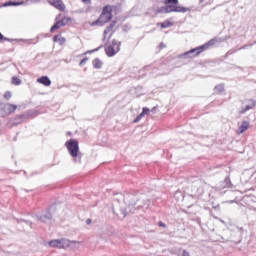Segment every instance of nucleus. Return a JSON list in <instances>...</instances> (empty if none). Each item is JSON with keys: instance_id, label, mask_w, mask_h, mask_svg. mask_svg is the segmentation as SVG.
Listing matches in <instances>:
<instances>
[{"instance_id": "obj_1", "label": "nucleus", "mask_w": 256, "mask_h": 256, "mask_svg": "<svg viewBox=\"0 0 256 256\" xmlns=\"http://www.w3.org/2000/svg\"><path fill=\"white\" fill-rule=\"evenodd\" d=\"M111 19H113V6L106 5L103 7L98 19L90 23V25L91 27H103V25H107Z\"/></svg>"}, {"instance_id": "obj_2", "label": "nucleus", "mask_w": 256, "mask_h": 256, "mask_svg": "<svg viewBox=\"0 0 256 256\" xmlns=\"http://www.w3.org/2000/svg\"><path fill=\"white\" fill-rule=\"evenodd\" d=\"M164 13H187V8L179 6V0H164Z\"/></svg>"}, {"instance_id": "obj_3", "label": "nucleus", "mask_w": 256, "mask_h": 256, "mask_svg": "<svg viewBox=\"0 0 256 256\" xmlns=\"http://www.w3.org/2000/svg\"><path fill=\"white\" fill-rule=\"evenodd\" d=\"M121 51V41L112 40V43L105 47L107 57H115Z\"/></svg>"}, {"instance_id": "obj_4", "label": "nucleus", "mask_w": 256, "mask_h": 256, "mask_svg": "<svg viewBox=\"0 0 256 256\" xmlns=\"http://www.w3.org/2000/svg\"><path fill=\"white\" fill-rule=\"evenodd\" d=\"M67 149L71 157H79V142H77V140L68 141Z\"/></svg>"}, {"instance_id": "obj_5", "label": "nucleus", "mask_w": 256, "mask_h": 256, "mask_svg": "<svg viewBox=\"0 0 256 256\" xmlns=\"http://www.w3.org/2000/svg\"><path fill=\"white\" fill-rule=\"evenodd\" d=\"M213 45H215V40H210L207 43H205L204 45L188 51L186 53V55H189V53H195V51H196V55H201V53H203V51H207V49H209V47H213Z\"/></svg>"}, {"instance_id": "obj_6", "label": "nucleus", "mask_w": 256, "mask_h": 256, "mask_svg": "<svg viewBox=\"0 0 256 256\" xmlns=\"http://www.w3.org/2000/svg\"><path fill=\"white\" fill-rule=\"evenodd\" d=\"M116 21H112L110 23L109 26H107L104 30V39H106L107 41H109V39H111V37H113V34L115 33V25H116Z\"/></svg>"}, {"instance_id": "obj_7", "label": "nucleus", "mask_w": 256, "mask_h": 256, "mask_svg": "<svg viewBox=\"0 0 256 256\" xmlns=\"http://www.w3.org/2000/svg\"><path fill=\"white\" fill-rule=\"evenodd\" d=\"M35 218L37 219V221H41V223H49L53 219V215L49 210H47L41 215H36Z\"/></svg>"}, {"instance_id": "obj_8", "label": "nucleus", "mask_w": 256, "mask_h": 256, "mask_svg": "<svg viewBox=\"0 0 256 256\" xmlns=\"http://www.w3.org/2000/svg\"><path fill=\"white\" fill-rule=\"evenodd\" d=\"M49 247L65 249V239H55L48 242Z\"/></svg>"}, {"instance_id": "obj_9", "label": "nucleus", "mask_w": 256, "mask_h": 256, "mask_svg": "<svg viewBox=\"0 0 256 256\" xmlns=\"http://www.w3.org/2000/svg\"><path fill=\"white\" fill-rule=\"evenodd\" d=\"M255 105H256L255 100H253V99L248 100V105H246L244 108H242L239 111V114L243 115V114L247 113V111H251V109H254Z\"/></svg>"}, {"instance_id": "obj_10", "label": "nucleus", "mask_w": 256, "mask_h": 256, "mask_svg": "<svg viewBox=\"0 0 256 256\" xmlns=\"http://www.w3.org/2000/svg\"><path fill=\"white\" fill-rule=\"evenodd\" d=\"M37 83H40V85H44V87H50L51 79H49L47 76H41L37 79Z\"/></svg>"}, {"instance_id": "obj_11", "label": "nucleus", "mask_w": 256, "mask_h": 256, "mask_svg": "<svg viewBox=\"0 0 256 256\" xmlns=\"http://www.w3.org/2000/svg\"><path fill=\"white\" fill-rule=\"evenodd\" d=\"M49 3L56 9H59V11L65 10V8H63V1H61V0H49Z\"/></svg>"}, {"instance_id": "obj_12", "label": "nucleus", "mask_w": 256, "mask_h": 256, "mask_svg": "<svg viewBox=\"0 0 256 256\" xmlns=\"http://www.w3.org/2000/svg\"><path fill=\"white\" fill-rule=\"evenodd\" d=\"M65 17H62L61 20H58L50 29V33H53L56 29H61L65 25Z\"/></svg>"}, {"instance_id": "obj_13", "label": "nucleus", "mask_w": 256, "mask_h": 256, "mask_svg": "<svg viewBox=\"0 0 256 256\" xmlns=\"http://www.w3.org/2000/svg\"><path fill=\"white\" fill-rule=\"evenodd\" d=\"M157 27H160L161 29H169V27H173V22L165 20L164 22L157 23Z\"/></svg>"}, {"instance_id": "obj_14", "label": "nucleus", "mask_w": 256, "mask_h": 256, "mask_svg": "<svg viewBox=\"0 0 256 256\" xmlns=\"http://www.w3.org/2000/svg\"><path fill=\"white\" fill-rule=\"evenodd\" d=\"M4 109H5L6 113H15V111H17V105L5 104Z\"/></svg>"}, {"instance_id": "obj_15", "label": "nucleus", "mask_w": 256, "mask_h": 256, "mask_svg": "<svg viewBox=\"0 0 256 256\" xmlns=\"http://www.w3.org/2000/svg\"><path fill=\"white\" fill-rule=\"evenodd\" d=\"M92 65H93L94 69H103V60H101L99 58H95L92 61Z\"/></svg>"}, {"instance_id": "obj_16", "label": "nucleus", "mask_w": 256, "mask_h": 256, "mask_svg": "<svg viewBox=\"0 0 256 256\" xmlns=\"http://www.w3.org/2000/svg\"><path fill=\"white\" fill-rule=\"evenodd\" d=\"M249 129V122L243 121L242 124L239 126V132L238 134L241 135V133H245Z\"/></svg>"}, {"instance_id": "obj_17", "label": "nucleus", "mask_w": 256, "mask_h": 256, "mask_svg": "<svg viewBox=\"0 0 256 256\" xmlns=\"http://www.w3.org/2000/svg\"><path fill=\"white\" fill-rule=\"evenodd\" d=\"M19 5H23V2L8 1L3 4V7H19Z\"/></svg>"}, {"instance_id": "obj_18", "label": "nucleus", "mask_w": 256, "mask_h": 256, "mask_svg": "<svg viewBox=\"0 0 256 256\" xmlns=\"http://www.w3.org/2000/svg\"><path fill=\"white\" fill-rule=\"evenodd\" d=\"M53 41L55 43L59 42L61 45H63V43L65 42V38H62L61 35H56L53 37Z\"/></svg>"}, {"instance_id": "obj_19", "label": "nucleus", "mask_w": 256, "mask_h": 256, "mask_svg": "<svg viewBox=\"0 0 256 256\" xmlns=\"http://www.w3.org/2000/svg\"><path fill=\"white\" fill-rule=\"evenodd\" d=\"M11 83L12 85H21V79L17 78V76H13Z\"/></svg>"}, {"instance_id": "obj_20", "label": "nucleus", "mask_w": 256, "mask_h": 256, "mask_svg": "<svg viewBox=\"0 0 256 256\" xmlns=\"http://www.w3.org/2000/svg\"><path fill=\"white\" fill-rule=\"evenodd\" d=\"M11 97H13V94L10 91L4 93V99H6V101H9Z\"/></svg>"}, {"instance_id": "obj_21", "label": "nucleus", "mask_w": 256, "mask_h": 256, "mask_svg": "<svg viewBox=\"0 0 256 256\" xmlns=\"http://www.w3.org/2000/svg\"><path fill=\"white\" fill-rule=\"evenodd\" d=\"M149 113H150L149 108H143L140 115H142V117H144V115H149Z\"/></svg>"}, {"instance_id": "obj_22", "label": "nucleus", "mask_w": 256, "mask_h": 256, "mask_svg": "<svg viewBox=\"0 0 256 256\" xmlns=\"http://www.w3.org/2000/svg\"><path fill=\"white\" fill-rule=\"evenodd\" d=\"M143 118V115L139 114L136 119L134 120V123H139V121H141V119Z\"/></svg>"}, {"instance_id": "obj_23", "label": "nucleus", "mask_w": 256, "mask_h": 256, "mask_svg": "<svg viewBox=\"0 0 256 256\" xmlns=\"http://www.w3.org/2000/svg\"><path fill=\"white\" fill-rule=\"evenodd\" d=\"M89 61V58L85 57L80 61V65H85Z\"/></svg>"}, {"instance_id": "obj_24", "label": "nucleus", "mask_w": 256, "mask_h": 256, "mask_svg": "<svg viewBox=\"0 0 256 256\" xmlns=\"http://www.w3.org/2000/svg\"><path fill=\"white\" fill-rule=\"evenodd\" d=\"M11 41V39H9V38H5L4 36H3V34H1V32H0V41Z\"/></svg>"}, {"instance_id": "obj_25", "label": "nucleus", "mask_w": 256, "mask_h": 256, "mask_svg": "<svg viewBox=\"0 0 256 256\" xmlns=\"http://www.w3.org/2000/svg\"><path fill=\"white\" fill-rule=\"evenodd\" d=\"M158 225L159 227H163V228L167 227V225H165V223H163L162 221L158 222Z\"/></svg>"}, {"instance_id": "obj_26", "label": "nucleus", "mask_w": 256, "mask_h": 256, "mask_svg": "<svg viewBox=\"0 0 256 256\" xmlns=\"http://www.w3.org/2000/svg\"><path fill=\"white\" fill-rule=\"evenodd\" d=\"M182 256H191L187 250H183Z\"/></svg>"}, {"instance_id": "obj_27", "label": "nucleus", "mask_w": 256, "mask_h": 256, "mask_svg": "<svg viewBox=\"0 0 256 256\" xmlns=\"http://www.w3.org/2000/svg\"><path fill=\"white\" fill-rule=\"evenodd\" d=\"M82 3H85L86 5H89L91 3V0H82Z\"/></svg>"}, {"instance_id": "obj_28", "label": "nucleus", "mask_w": 256, "mask_h": 256, "mask_svg": "<svg viewBox=\"0 0 256 256\" xmlns=\"http://www.w3.org/2000/svg\"><path fill=\"white\" fill-rule=\"evenodd\" d=\"M166 45L164 43L160 44V49H165Z\"/></svg>"}, {"instance_id": "obj_29", "label": "nucleus", "mask_w": 256, "mask_h": 256, "mask_svg": "<svg viewBox=\"0 0 256 256\" xmlns=\"http://www.w3.org/2000/svg\"><path fill=\"white\" fill-rule=\"evenodd\" d=\"M87 225H91V219L86 220Z\"/></svg>"}, {"instance_id": "obj_30", "label": "nucleus", "mask_w": 256, "mask_h": 256, "mask_svg": "<svg viewBox=\"0 0 256 256\" xmlns=\"http://www.w3.org/2000/svg\"><path fill=\"white\" fill-rule=\"evenodd\" d=\"M24 223H27L28 225H30V227H31V225H32V223H30L29 221H25V220H24Z\"/></svg>"}, {"instance_id": "obj_31", "label": "nucleus", "mask_w": 256, "mask_h": 256, "mask_svg": "<svg viewBox=\"0 0 256 256\" xmlns=\"http://www.w3.org/2000/svg\"><path fill=\"white\" fill-rule=\"evenodd\" d=\"M66 23H69V19L66 20Z\"/></svg>"}]
</instances>
